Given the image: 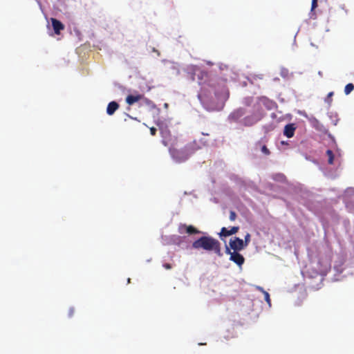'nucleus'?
I'll use <instances>...</instances> for the list:
<instances>
[{
  "label": "nucleus",
  "instance_id": "nucleus-3",
  "mask_svg": "<svg viewBox=\"0 0 354 354\" xmlns=\"http://www.w3.org/2000/svg\"><path fill=\"white\" fill-rule=\"evenodd\" d=\"M263 116L260 112H258L255 109L252 110V114L244 117L241 121V124L245 127H251L259 122Z\"/></svg>",
  "mask_w": 354,
  "mask_h": 354
},
{
  "label": "nucleus",
  "instance_id": "nucleus-21",
  "mask_svg": "<svg viewBox=\"0 0 354 354\" xmlns=\"http://www.w3.org/2000/svg\"><path fill=\"white\" fill-rule=\"evenodd\" d=\"M239 230V226H234L232 227L231 229H230V231L232 232V234H235L236 232H238Z\"/></svg>",
  "mask_w": 354,
  "mask_h": 354
},
{
  "label": "nucleus",
  "instance_id": "nucleus-7",
  "mask_svg": "<svg viewBox=\"0 0 354 354\" xmlns=\"http://www.w3.org/2000/svg\"><path fill=\"white\" fill-rule=\"evenodd\" d=\"M178 231L180 234L187 233L188 234H196L201 233V231L197 230L193 225H187L186 224L183 223L179 225Z\"/></svg>",
  "mask_w": 354,
  "mask_h": 354
},
{
  "label": "nucleus",
  "instance_id": "nucleus-28",
  "mask_svg": "<svg viewBox=\"0 0 354 354\" xmlns=\"http://www.w3.org/2000/svg\"><path fill=\"white\" fill-rule=\"evenodd\" d=\"M281 144L282 145H288V142H285V141H281Z\"/></svg>",
  "mask_w": 354,
  "mask_h": 354
},
{
  "label": "nucleus",
  "instance_id": "nucleus-13",
  "mask_svg": "<svg viewBox=\"0 0 354 354\" xmlns=\"http://www.w3.org/2000/svg\"><path fill=\"white\" fill-rule=\"evenodd\" d=\"M298 126L295 123L289 124V138L294 136V133Z\"/></svg>",
  "mask_w": 354,
  "mask_h": 354
},
{
  "label": "nucleus",
  "instance_id": "nucleus-12",
  "mask_svg": "<svg viewBox=\"0 0 354 354\" xmlns=\"http://www.w3.org/2000/svg\"><path fill=\"white\" fill-rule=\"evenodd\" d=\"M255 103V101L254 100V99L252 97H245L243 100V104L245 106L249 107V106H252V108L253 109V104Z\"/></svg>",
  "mask_w": 354,
  "mask_h": 354
},
{
  "label": "nucleus",
  "instance_id": "nucleus-20",
  "mask_svg": "<svg viewBox=\"0 0 354 354\" xmlns=\"http://www.w3.org/2000/svg\"><path fill=\"white\" fill-rule=\"evenodd\" d=\"M236 217H237V215H236V212H234V211H230V220L231 221H234L236 220Z\"/></svg>",
  "mask_w": 354,
  "mask_h": 354
},
{
  "label": "nucleus",
  "instance_id": "nucleus-15",
  "mask_svg": "<svg viewBox=\"0 0 354 354\" xmlns=\"http://www.w3.org/2000/svg\"><path fill=\"white\" fill-rule=\"evenodd\" d=\"M326 155L328 156V164L330 165H333V161H334V155H333V153L331 150L328 149L326 151Z\"/></svg>",
  "mask_w": 354,
  "mask_h": 354
},
{
  "label": "nucleus",
  "instance_id": "nucleus-6",
  "mask_svg": "<svg viewBox=\"0 0 354 354\" xmlns=\"http://www.w3.org/2000/svg\"><path fill=\"white\" fill-rule=\"evenodd\" d=\"M247 111L243 108H239L232 111L229 115V120L234 122H241L242 118L246 113Z\"/></svg>",
  "mask_w": 354,
  "mask_h": 354
},
{
  "label": "nucleus",
  "instance_id": "nucleus-26",
  "mask_svg": "<svg viewBox=\"0 0 354 354\" xmlns=\"http://www.w3.org/2000/svg\"><path fill=\"white\" fill-rule=\"evenodd\" d=\"M288 124H286L284 126V128H283V134L288 137Z\"/></svg>",
  "mask_w": 354,
  "mask_h": 354
},
{
  "label": "nucleus",
  "instance_id": "nucleus-2",
  "mask_svg": "<svg viewBox=\"0 0 354 354\" xmlns=\"http://www.w3.org/2000/svg\"><path fill=\"white\" fill-rule=\"evenodd\" d=\"M275 104L273 101L269 100L266 97H261L255 100L253 104V109H255L258 112L261 113L263 117L266 110H271L274 108Z\"/></svg>",
  "mask_w": 354,
  "mask_h": 354
},
{
  "label": "nucleus",
  "instance_id": "nucleus-22",
  "mask_svg": "<svg viewBox=\"0 0 354 354\" xmlns=\"http://www.w3.org/2000/svg\"><path fill=\"white\" fill-rule=\"evenodd\" d=\"M317 1L318 0H312L311 10H313L317 7Z\"/></svg>",
  "mask_w": 354,
  "mask_h": 354
},
{
  "label": "nucleus",
  "instance_id": "nucleus-25",
  "mask_svg": "<svg viewBox=\"0 0 354 354\" xmlns=\"http://www.w3.org/2000/svg\"><path fill=\"white\" fill-rule=\"evenodd\" d=\"M150 133L152 136H155L156 133V129L155 127L150 128Z\"/></svg>",
  "mask_w": 354,
  "mask_h": 354
},
{
  "label": "nucleus",
  "instance_id": "nucleus-23",
  "mask_svg": "<svg viewBox=\"0 0 354 354\" xmlns=\"http://www.w3.org/2000/svg\"><path fill=\"white\" fill-rule=\"evenodd\" d=\"M333 95V92H330L328 95H327V97H326V102L329 104H330L331 102V97Z\"/></svg>",
  "mask_w": 354,
  "mask_h": 354
},
{
  "label": "nucleus",
  "instance_id": "nucleus-27",
  "mask_svg": "<svg viewBox=\"0 0 354 354\" xmlns=\"http://www.w3.org/2000/svg\"><path fill=\"white\" fill-rule=\"evenodd\" d=\"M163 267H164L165 269H167V270H169V269H171V268H172L171 265V264H169V263H164V264H163Z\"/></svg>",
  "mask_w": 354,
  "mask_h": 354
},
{
  "label": "nucleus",
  "instance_id": "nucleus-11",
  "mask_svg": "<svg viewBox=\"0 0 354 354\" xmlns=\"http://www.w3.org/2000/svg\"><path fill=\"white\" fill-rule=\"evenodd\" d=\"M119 108V104L116 102H111L109 103L106 108V113L108 115H113L115 111Z\"/></svg>",
  "mask_w": 354,
  "mask_h": 354
},
{
  "label": "nucleus",
  "instance_id": "nucleus-8",
  "mask_svg": "<svg viewBox=\"0 0 354 354\" xmlns=\"http://www.w3.org/2000/svg\"><path fill=\"white\" fill-rule=\"evenodd\" d=\"M230 247L234 251H240L245 248L243 240L239 237H234V239H230Z\"/></svg>",
  "mask_w": 354,
  "mask_h": 354
},
{
  "label": "nucleus",
  "instance_id": "nucleus-17",
  "mask_svg": "<svg viewBox=\"0 0 354 354\" xmlns=\"http://www.w3.org/2000/svg\"><path fill=\"white\" fill-rule=\"evenodd\" d=\"M258 289L263 292V293L264 295L265 300L270 306L271 301H270L269 293L268 292L263 290V289L262 288H261V287H259Z\"/></svg>",
  "mask_w": 354,
  "mask_h": 354
},
{
  "label": "nucleus",
  "instance_id": "nucleus-19",
  "mask_svg": "<svg viewBox=\"0 0 354 354\" xmlns=\"http://www.w3.org/2000/svg\"><path fill=\"white\" fill-rule=\"evenodd\" d=\"M250 237L251 236L249 233H247L246 235L245 236V239L243 241L245 247H246L250 242Z\"/></svg>",
  "mask_w": 354,
  "mask_h": 354
},
{
  "label": "nucleus",
  "instance_id": "nucleus-18",
  "mask_svg": "<svg viewBox=\"0 0 354 354\" xmlns=\"http://www.w3.org/2000/svg\"><path fill=\"white\" fill-rule=\"evenodd\" d=\"M261 151L266 156H269L270 154V150L265 145L261 146Z\"/></svg>",
  "mask_w": 354,
  "mask_h": 354
},
{
  "label": "nucleus",
  "instance_id": "nucleus-29",
  "mask_svg": "<svg viewBox=\"0 0 354 354\" xmlns=\"http://www.w3.org/2000/svg\"><path fill=\"white\" fill-rule=\"evenodd\" d=\"M257 145H259V146H261V142H259L258 143H257Z\"/></svg>",
  "mask_w": 354,
  "mask_h": 354
},
{
  "label": "nucleus",
  "instance_id": "nucleus-14",
  "mask_svg": "<svg viewBox=\"0 0 354 354\" xmlns=\"http://www.w3.org/2000/svg\"><path fill=\"white\" fill-rule=\"evenodd\" d=\"M219 235L221 236L227 237V236H231L232 234L230 230H227L226 227H223L221 228Z\"/></svg>",
  "mask_w": 354,
  "mask_h": 354
},
{
  "label": "nucleus",
  "instance_id": "nucleus-9",
  "mask_svg": "<svg viewBox=\"0 0 354 354\" xmlns=\"http://www.w3.org/2000/svg\"><path fill=\"white\" fill-rule=\"evenodd\" d=\"M50 21L55 33L59 35L61 30L64 29V25L59 20L55 18H50Z\"/></svg>",
  "mask_w": 354,
  "mask_h": 354
},
{
  "label": "nucleus",
  "instance_id": "nucleus-4",
  "mask_svg": "<svg viewBox=\"0 0 354 354\" xmlns=\"http://www.w3.org/2000/svg\"><path fill=\"white\" fill-rule=\"evenodd\" d=\"M330 262L331 260L329 257L324 255V256H319V260H318V270L320 272H326L330 268Z\"/></svg>",
  "mask_w": 354,
  "mask_h": 354
},
{
  "label": "nucleus",
  "instance_id": "nucleus-1",
  "mask_svg": "<svg viewBox=\"0 0 354 354\" xmlns=\"http://www.w3.org/2000/svg\"><path fill=\"white\" fill-rule=\"evenodd\" d=\"M192 246L196 250L203 249L209 252L213 251L218 256H222L221 243L209 236L200 237L192 243Z\"/></svg>",
  "mask_w": 354,
  "mask_h": 354
},
{
  "label": "nucleus",
  "instance_id": "nucleus-16",
  "mask_svg": "<svg viewBox=\"0 0 354 354\" xmlns=\"http://www.w3.org/2000/svg\"><path fill=\"white\" fill-rule=\"evenodd\" d=\"M354 89V85L352 83H348L344 88V93L346 95L350 94Z\"/></svg>",
  "mask_w": 354,
  "mask_h": 354
},
{
  "label": "nucleus",
  "instance_id": "nucleus-24",
  "mask_svg": "<svg viewBox=\"0 0 354 354\" xmlns=\"http://www.w3.org/2000/svg\"><path fill=\"white\" fill-rule=\"evenodd\" d=\"M74 313H75V309H74V308H71L69 309V310H68V317H72L73 316Z\"/></svg>",
  "mask_w": 354,
  "mask_h": 354
},
{
  "label": "nucleus",
  "instance_id": "nucleus-5",
  "mask_svg": "<svg viewBox=\"0 0 354 354\" xmlns=\"http://www.w3.org/2000/svg\"><path fill=\"white\" fill-rule=\"evenodd\" d=\"M226 253L230 254V260L234 262L239 266H241L245 261V259L242 254L237 251L231 252L230 249L226 248Z\"/></svg>",
  "mask_w": 354,
  "mask_h": 354
},
{
  "label": "nucleus",
  "instance_id": "nucleus-10",
  "mask_svg": "<svg viewBox=\"0 0 354 354\" xmlns=\"http://www.w3.org/2000/svg\"><path fill=\"white\" fill-rule=\"evenodd\" d=\"M143 99L147 100L145 97L144 95H142V94L137 93L136 95H129L126 97V102L129 105H133L136 102H137L141 100H143Z\"/></svg>",
  "mask_w": 354,
  "mask_h": 354
}]
</instances>
